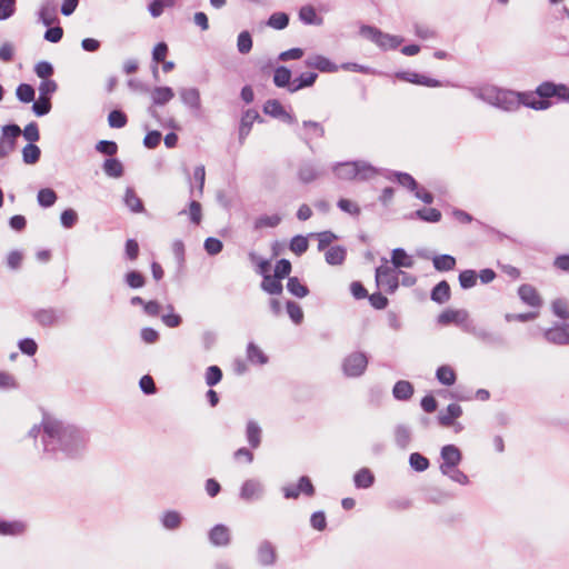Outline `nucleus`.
<instances>
[{"label": "nucleus", "mask_w": 569, "mask_h": 569, "mask_svg": "<svg viewBox=\"0 0 569 569\" xmlns=\"http://www.w3.org/2000/svg\"><path fill=\"white\" fill-rule=\"evenodd\" d=\"M42 428L43 452L50 459H78L88 449L90 433L84 428L47 416L42 419Z\"/></svg>", "instance_id": "nucleus-1"}, {"label": "nucleus", "mask_w": 569, "mask_h": 569, "mask_svg": "<svg viewBox=\"0 0 569 569\" xmlns=\"http://www.w3.org/2000/svg\"><path fill=\"white\" fill-rule=\"evenodd\" d=\"M533 100L531 104L536 111H545L556 102H569V86L557 83L552 80H545L532 91Z\"/></svg>", "instance_id": "nucleus-2"}, {"label": "nucleus", "mask_w": 569, "mask_h": 569, "mask_svg": "<svg viewBox=\"0 0 569 569\" xmlns=\"http://www.w3.org/2000/svg\"><path fill=\"white\" fill-rule=\"evenodd\" d=\"M535 92L532 91H515L510 89H496L495 94L490 102L498 109L503 111H516L521 106L536 110L531 104Z\"/></svg>", "instance_id": "nucleus-3"}, {"label": "nucleus", "mask_w": 569, "mask_h": 569, "mask_svg": "<svg viewBox=\"0 0 569 569\" xmlns=\"http://www.w3.org/2000/svg\"><path fill=\"white\" fill-rule=\"evenodd\" d=\"M360 34L376 43L382 51L396 50L405 41L403 37L383 32L376 26L361 24Z\"/></svg>", "instance_id": "nucleus-4"}, {"label": "nucleus", "mask_w": 569, "mask_h": 569, "mask_svg": "<svg viewBox=\"0 0 569 569\" xmlns=\"http://www.w3.org/2000/svg\"><path fill=\"white\" fill-rule=\"evenodd\" d=\"M463 331L493 349H508L510 345L507 337L499 331H490L475 325H465Z\"/></svg>", "instance_id": "nucleus-5"}, {"label": "nucleus", "mask_w": 569, "mask_h": 569, "mask_svg": "<svg viewBox=\"0 0 569 569\" xmlns=\"http://www.w3.org/2000/svg\"><path fill=\"white\" fill-rule=\"evenodd\" d=\"M370 356L365 351H352L347 355L341 363V370L347 378L361 377L368 367Z\"/></svg>", "instance_id": "nucleus-6"}, {"label": "nucleus", "mask_w": 569, "mask_h": 569, "mask_svg": "<svg viewBox=\"0 0 569 569\" xmlns=\"http://www.w3.org/2000/svg\"><path fill=\"white\" fill-rule=\"evenodd\" d=\"M20 136L21 128L13 121L0 127V160L8 158L16 150Z\"/></svg>", "instance_id": "nucleus-7"}, {"label": "nucleus", "mask_w": 569, "mask_h": 569, "mask_svg": "<svg viewBox=\"0 0 569 569\" xmlns=\"http://www.w3.org/2000/svg\"><path fill=\"white\" fill-rule=\"evenodd\" d=\"M381 261L382 264L376 268V283L378 287L386 286V292L393 295L400 286L398 273L388 266L387 258L382 257Z\"/></svg>", "instance_id": "nucleus-8"}, {"label": "nucleus", "mask_w": 569, "mask_h": 569, "mask_svg": "<svg viewBox=\"0 0 569 569\" xmlns=\"http://www.w3.org/2000/svg\"><path fill=\"white\" fill-rule=\"evenodd\" d=\"M440 458V472L450 473L451 469H455L462 462L463 456L459 447L452 443H448L441 447Z\"/></svg>", "instance_id": "nucleus-9"}, {"label": "nucleus", "mask_w": 569, "mask_h": 569, "mask_svg": "<svg viewBox=\"0 0 569 569\" xmlns=\"http://www.w3.org/2000/svg\"><path fill=\"white\" fill-rule=\"evenodd\" d=\"M281 490L286 499H298L300 495L311 498L316 495V487L309 476H301L296 485L284 486Z\"/></svg>", "instance_id": "nucleus-10"}, {"label": "nucleus", "mask_w": 569, "mask_h": 569, "mask_svg": "<svg viewBox=\"0 0 569 569\" xmlns=\"http://www.w3.org/2000/svg\"><path fill=\"white\" fill-rule=\"evenodd\" d=\"M254 122L263 123L264 119L254 108L243 110L238 127V140L240 146L244 143L247 137L250 134Z\"/></svg>", "instance_id": "nucleus-11"}, {"label": "nucleus", "mask_w": 569, "mask_h": 569, "mask_svg": "<svg viewBox=\"0 0 569 569\" xmlns=\"http://www.w3.org/2000/svg\"><path fill=\"white\" fill-rule=\"evenodd\" d=\"M469 312L466 309H452L447 308L437 317V323L439 326H449L451 323L459 326L463 329L465 325H473L472 322H468Z\"/></svg>", "instance_id": "nucleus-12"}, {"label": "nucleus", "mask_w": 569, "mask_h": 569, "mask_svg": "<svg viewBox=\"0 0 569 569\" xmlns=\"http://www.w3.org/2000/svg\"><path fill=\"white\" fill-rule=\"evenodd\" d=\"M543 338L552 345L566 346L569 345V323L555 322L551 328L543 331Z\"/></svg>", "instance_id": "nucleus-13"}, {"label": "nucleus", "mask_w": 569, "mask_h": 569, "mask_svg": "<svg viewBox=\"0 0 569 569\" xmlns=\"http://www.w3.org/2000/svg\"><path fill=\"white\" fill-rule=\"evenodd\" d=\"M307 68L316 69L322 73H333L340 69V66L335 63L328 57L323 54H312L305 60Z\"/></svg>", "instance_id": "nucleus-14"}, {"label": "nucleus", "mask_w": 569, "mask_h": 569, "mask_svg": "<svg viewBox=\"0 0 569 569\" xmlns=\"http://www.w3.org/2000/svg\"><path fill=\"white\" fill-rule=\"evenodd\" d=\"M263 495V487L257 479H247L242 482L239 491V498L244 502L258 500Z\"/></svg>", "instance_id": "nucleus-15"}, {"label": "nucleus", "mask_w": 569, "mask_h": 569, "mask_svg": "<svg viewBox=\"0 0 569 569\" xmlns=\"http://www.w3.org/2000/svg\"><path fill=\"white\" fill-rule=\"evenodd\" d=\"M208 540L213 547H227L231 542L230 528L224 523H217L208 531Z\"/></svg>", "instance_id": "nucleus-16"}, {"label": "nucleus", "mask_w": 569, "mask_h": 569, "mask_svg": "<svg viewBox=\"0 0 569 569\" xmlns=\"http://www.w3.org/2000/svg\"><path fill=\"white\" fill-rule=\"evenodd\" d=\"M257 561L261 567H271L277 562V549L271 541L264 539L257 548Z\"/></svg>", "instance_id": "nucleus-17"}, {"label": "nucleus", "mask_w": 569, "mask_h": 569, "mask_svg": "<svg viewBox=\"0 0 569 569\" xmlns=\"http://www.w3.org/2000/svg\"><path fill=\"white\" fill-rule=\"evenodd\" d=\"M518 296L519 299L529 307L540 308L543 305V300L538 290L530 283H522L518 288Z\"/></svg>", "instance_id": "nucleus-18"}, {"label": "nucleus", "mask_w": 569, "mask_h": 569, "mask_svg": "<svg viewBox=\"0 0 569 569\" xmlns=\"http://www.w3.org/2000/svg\"><path fill=\"white\" fill-rule=\"evenodd\" d=\"M302 132H297L298 138L305 143H309L313 138H323L325 128L322 123L313 120L302 121Z\"/></svg>", "instance_id": "nucleus-19"}, {"label": "nucleus", "mask_w": 569, "mask_h": 569, "mask_svg": "<svg viewBox=\"0 0 569 569\" xmlns=\"http://www.w3.org/2000/svg\"><path fill=\"white\" fill-rule=\"evenodd\" d=\"M272 82L279 89H286L290 93L292 88V70L283 64L273 68Z\"/></svg>", "instance_id": "nucleus-20"}, {"label": "nucleus", "mask_w": 569, "mask_h": 569, "mask_svg": "<svg viewBox=\"0 0 569 569\" xmlns=\"http://www.w3.org/2000/svg\"><path fill=\"white\" fill-rule=\"evenodd\" d=\"M463 411L460 405L452 402L447 406L445 410H441L437 416V422L445 428L451 427L455 420L462 416Z\"/></svg>", "instance_id": "nucleus-21"}, {"label": "nucleus", "mask_w": 569, "mask_h": 569, "mask_svg": "<svg viewBox=\"0 0 569 569\" xmlns=\"http://www.w3.org/2000/svg\"><path fill=\"white\" fill-rule=\"evenodd\" d=\"M385 178L407 188L409 191L417 189V180L408 172L385 169Z\"/></svg>", "instance_id": "nucleus-22"}, {"label": "nucleus", "mask_w": 569, "mask_h": 569, "mask_svg": "<svg viewBox=\"0 0 569 569\" xmlns=\"http://www.w3.org/2000/svg\"><path fill=\"white\" fill-rule=\"evenodd\" d=\"M180 99L194 114L201 111V97L197 88H182L179 91Z\"/></svg>", "instance_id": "nucleus-23"}, {"label": "nucleus", "mask_w": 569, "mask_h": 569, "mask_svg": "<svg viewBox=\"0 0 569 569\" xmlns=\"http://www.w3.org/2000/svg\"><path fill=\"white\" fill-rule=\"evenodd\" d=\"M38 19L44 27H49L52 23H60L57 16V4L53 0L43 1L38 11Z\"/></svg>", "instance_id": "nucleus-24"}, {"label": "nucleus", "mask_w": 569, "mask_h": 569, "mask_svg": "<svg viewBox=\"0 0 569 569\" xmlns=\"http://www.w3.org/2000/svg\"><path fill=\"white\" fill-rule=\"evenodd\" d=\"M451 298V288L447 280H441L436 283L430 290V299L431 301L443 305L448 302Z\"/></svg>", "instance_id": "nucleus-25"}, {"label": "nucleus", "mask_w": 569, "mask_h": 569, "mask_svg": "<svg viewBox=\"0 0 569 569\" xmlns=\"http://www.w3.org/2000/svg\"><path fill=\"white\" fill-rule=\"evenodd\" d=\"M408 82L416 84V86H422V87H428V88H439V87L450 84V82L448 80L442 81V80L426 76L423 73H419L417 71L410 72Z\"/></svg>", "instance_id": "nucleus-26"}, {"label": "nucleus", "mask_w": 569, "mask_h": 569, "mask_svg": "<svg viewBox=\"0 0 569 569\" xmlns=\"http://www.w3.org/2000/svg\"><path fill=\"white\" fill-rule=\"evenodd\" d=\"M33 320L41 327H52L58 320V313L54 308H40L32 312Z\"/></svg>", "instance_id": "nucleus-27"}, {"label": "nucleus", "mask_w": 569, "mask_h": 569, "mask_svg": "<svg viewBox=\"0 0 569 569\" xmlns=\"http://www.w3.org/2000/svg\"><path fill=\"white\" fill-rule=\"evenodd\" d=\"M124 206L133 213L147 212L143 201L132 187H127L123 196Z\"/></svg>", "instance_id": "nucleus-28"}, {"label": "nucleus", "mask_w": 569, "mask_h": 569, "mask_svg": "<svg viewBox=\"0 0 569 569\" xmlns=\"http://www.w3.org/2000/svg\"><path fill=\"white\" fill-rule=\"evenodd\" d=\"M101 168L109 178L119 179L124 174V166L117 157L106 158Z\"/></svg>", "instance_id": "nucleus-29"}, {"label": "nucleus", "mask_w": 569, "mask_h": 569, "mask_svg": "<svg viewBox=\"0 0 569 569\" xmlns=\"http://www.w3.org/2000/svg\"><path fill=\"white\" fill-rule=\"evenodd\" d=\"M299 20L306 26H322L323 17L318 14L316 8L311 4L302 6L298 12Z\"/></svg>", "instance_id": "nucleus-30"}, {"label": "nucleus", "mask_w": 569, "mask_h": 569, "mask_svg": "<svg viewBox=\"0 0 569 569\" xmlns=\"http://www.w3.org/2000/svg\"><path fill=\"white\" fill-rule=\"evenodd\" d=\"M27 525L21 520L0 519V536L17 537L26 532Z\"/></svg>", "instance_id": "nucleus-31"}, {"label": "nucleus", "mask_w": 569, "mask_h": 569, "mask_svg": "<svg viewBox=\"0 0 569 569\" xmlns=\"http://www.w3.org/2000/svg\"><path fill=\"white\" fill-rule=\"evenodd\" d=\"M318 79V73L315 71H303L299 73L292 82V88L290 89V93H295L299 90L311 88L315 86Z\"/></svg>", "instance_id": "nucleus-32"}, {"label": "nucleus", "mask_w": 569, "mask_h": 569, "mask_svg": "<svg viewBox=\"0 0 569 569\" xmlns=\"http://www.w3.org/2000/svg\"><path fill=\"white\" fill-rule=\"evenodd\" d=\"M432 266L438 272H448L456 268L457 259L449 253H439L431 257Z\"/></svg>", "instance_id": "nucleus-33"}, {"label": "nucleus", "mask_w": 569, "mask_h": 569, "mask_svg": "<svg viewBox=\"0 0 569 569\" xmlns=\"http://www.w3.org/2000/svg\"><path fill=\"white\" fill-rule=\"evenodd\" d=\"M286 288L297 299H303L310 293L309 287L297 276L288 278Z\"/></svg>", "instance_id": "nucleus-34"}, {"label": "nucleus", "mask_w": 569, "mask_h": 569, "mask_svg": "<svg viewBox=\"0 0 569 569\" xmlns=\"http://www.w3.org/2000/svg\"><path fill=\"white\" fill-rule=\"evenodd\" d=\"M147 277L143 272L137 269L128 270L123 274V282L124 284L133 290H138L143 288L147 284Z\"/></svg>", "instance_id": "nucleus-35"}, {"label": "nucleus", "mask_w": 569, "mask_h": 569, "mask_svg": "<svg viewBox=\"0 0 569 569\" xmlns=\"http://www.w3.org/2000/svg\"><path fill=\"white\" fill-rule=\"evenodd\" d=\"M415 392L413 385L408 380H398L392 388V396L396 400L408 401Z\"/></svg>", "instance_id": "nucleus-36"}, {"label": "nucleus", "mask_w": 569, "mask_h": 569, "mask_svg": "<svg viewBox=\"0 0 569 569\" xmlns=\"http://www.w3.org/2000/svg\"><path fill=\"white\" fill-rule=\"evenodd\" d=\"M347 258V248L336 244L327 249L325 253L326 262L330 266H341Z\"/></svg>", "instance_id": "nucleus-37"}, {"label": "nucleus", "mask_w": 569, "mask_h": 569, "mask_svg": "<svg viewBox=\"0 0 569 569\" xmlns=\"http://www.w3.org/2000/svg\"><path fill=\"white\" fill-rule=\"evenodd\" d=\"M376 478L369 468H361L353 475V485L357 489H369L375 485Z\"/></svg>", "instance_id": "nucleus-38"}, {"label": "nucleus", "mask_w": 569, "mask_h": 569, "mask_svg": "<svg viewBox=\"0 0 569 569\" xmlns=\"http://www.w3.org/2000/svg\"><path fill=\"white\" fill-rule=\"evenodd\" d=\"M174 97V91L169 86L154 87L151 93L153 106H164Z\"/></svg>", "instance_id": "nucleus-39"}, {"label": "nucleus", "mask_w": 569, "mask_h": 569, "mask_svg": "<svg viewBox=\"0 0 569 569\" xmlns=\"http://www.w3.org/2000/svg\"><path fill=\"white\" fill-rule=\"evenodd\" d=\"M260 288L263 292L270 296H280L283 292L282 280L273 274L264 276V279H262L260 283Z\"/></svg>", "instance_id": "nucleus-40"}, {"label": "nucleus", "mask_w": 569, "mask_h": 569, "mask_svg": "<svg viewBox=\"0 0 569 569\" xmlns=\"http://www.w3.org/2000/svg\"><path fill=\"white\" fill-rule=\"evenodd\" d=\"M22 161L24 164L33 166L40 161L41 158V149L40 147L34 143L32 140L27 143L22 150Z\"/></svg>", "instance_id": "nucleus-41"}, {"label": "nucleus", "mask_w": 569, "mask_h": 569, "mask_svg": "<svg viewBox=\"0 0 569 569\" xmlns=\"http://www.w3.org/2000/svg\"><path fill=\"white\" fill-rule=\"evenodd\" d=\"M436 379L446 387H451L457 381V373L449 365L439 366L436 370Z\"/></svg>", "instance_id": "nucleus-42"}, {"label": "nucleus", "mask_w": 569, "mask_h": 569, "mask_svg": "<svg viewBox=\"0 0 569 569\" xmlns=\"http://www.w3.org/2000/svg\"><path fill=\"white\" fill-rule=\"evenodd\" d=\"M452 498L453 495L442 491L438 488H427L423 490V500L428 503L442 505Z\"/></svg>", "instance_id": "nucleus-43"}, {"label": "nucleus", "mask_w": 569, "mask_h": 569, "mask_svg": "<svg viewBox=\"0 0 569 569\" xmlns=\"http://www.w3.org/2000/svg\"><path fill=\"white\" fill-rule=\"evenodd\" d=\"M262 430L258 422L249 420L246 426V438L252 449H256L261 443Z\"/></svg>", "instance_id": "nucleus-44"}, {"label": "nucleus", "mask_w": 569, "mask_h": 569, "mask_svg": "<svg viewBox=\"0 0 569 569\" xmlns=\"http://www.w3.org/2000/svg\"><path fill=\"white\" fill-rule=\"evenodd\" d=\"M249 260L256 264V272L264 279V276H270L271 259L262 258L254 251L248 253Z\"/></svg>", "instance_id": "nucleus-45"}, {"label": "nucleus", "mask_w": 569, "mask_h": 569, "mask_svg": "<svg viewBox=\"0 0 569 569\" xmlns=\"http://www.w3.org/2000/svg\"><path fill=\"white\" fill-rule=\"evenodd\" d=\"M391 262L396 268H412L413 259L403 248H396L391 251Z\"/></svg>", "instance_id": "nucleus-46"}, {"label": "nucleus", "mask_w": 569, "mask_h": 569, "mask_svg": "<svg viewBox=\"0 0 569 569\" xmlns=\"http://www.w3.org/2000/svg\"><path fill=\"white\" fill-rule=\"evenodd\" d=\"M58 200V193L52 188H41L37 193L39 207L43 209L51 208Z\"/></svg>", "instance_id": "nucleus-47"}, {"label": "nucleus", "mask_w": 569, "mask_h": 569, "mask_svg": "<svg viewBox=\"0 0 569 569\" xmlns=\"http://www.w3.org/2000/svg\"><path fill=\"white\" fill-rule=\"evenodd\" d=\"M182 520H183V517L179 511L167 510L163 512V515L161 517V525L167 530H176L181 526Z\"/></svg>", "instance_id": "nucleus-48"}, {"label": "nucleus", "mask_w": 569, "mask_h": 569, "mask_svg": "<svg viewBox=\"0 0 569 569\" xmlns=\"http://www.w3.org/2000/svg\"><path fill=\"white\" fill-rule=\"evenodd\" d=\"M311 238L309 233L307 236L296 234L289 241V249L298 257H301L309 249L308 239Z\"/></svg>", "instance_id": "nucleus-49"}, {"label": "nucleus", "mask_w": 569, "mask_h": 569, "mask_svg": "<svg viewBox=\"0 0 569 569\" xmlns=\"http://www.w3.org/2000/svg\"><path fill=\"white\" fill-rule=\"evenodd\" d=\"M290 16L284 11H276L271 13L267 20V26L274 30H283L289 26Z\"/></svg>", "instance_id": "nucleus-50"}, {"label": "nucleus", "mask_w": 569, "mask_h": 569, "mask_svg": "<svg viewBox=\"0 0 569 569\" xmlns=\"http://www.w3.org/2000/svg\"><path fill=\"white\" fill-rule=\"evenodd\" d=\"M16 97L21 103H30L36 99V89L30 83L21 82L16 88Z\"/></svg>", "instance_id": "nucleus-51"}, {"label": "nucleus", "mask_w": 569, "mask_h": 569, "mask_svg": "<svg viewBox=\"0 0 569 569\" xmlns=\"http://www.w3.org/2000/svg\"><path fill=\"white\" fill-rule=\"evenodd\" d=\"M478 272L475 269L461 270L458 274L459 286L462 290H469L477 284Z\"/></svg>", "instance_id": "nucleus-52"}, {"label": "nucleus", "mask_w": 569, "mask_h": 569, "mask_svg": "<svg viewBox=\"0 0 569 569\" xmlns=\"http://www.w3.org/2000/svg\"><path fill=\"white\" fill-rule=\"evenodd\" d=\"M311 238H316L318 240V250L323 251L326 250L329 244L333 241H337L339 239L338 234H336L331 230H323L320 232H311L309 233Z\"/></svg>", "instance_id": "nucleus-53"}, {"label": "nucleus", "mask_w": 569, "mask_h": 569, "mask_svg": "<svg viewBox=\"0 0 569 569\" xmlns=\"http://www.w3.org/2000/svg\"><path fill=\"white\" fill-rule=\"evenodd\" d=\"M248 360L260 366L268 363L269 357L252 341L247 346Z\"/></svg>", "instance_id": "nucleus-54"}, {"label": "nucleus", "mask_w": 569, "mask_h": 569, "mask_svg": "<svg viewBox=\"0 0 569 569\" xmlns=\"http://www.w3.org/2000/svg\"><path fill=\"white\" fill-rule=\"evenodd\" d=\"M335 173L339 179L353 180L359 176V170L352 162L340 163L335 168Z\"/></svg>", "instance_id": "nucleus-55"}, {"label": "nucleus", "mask_w": 569, "mask_h": 569, "mask_svg": "<svg viewBox=\"0 0 569 569\" xmlns=\"http://www.w3.org/2000/svg\"><path fill=\"white\" fill-rule=\"evenodd\" d=\"M176 0H151L148 3V12L152 18H159L167 8H172Z\"/></svg>", "instance_id": "nucleus-56"}, {"label": "nucleus", "mask_w": 569, "mask_h": 569, "mask_svg": "<svg viewBox=\"0 0 569 569\" xmlns=\"http://www.w3.org/2000/svg\"><path fill=\"white\" fill-rule=\"evenodd\" d=\"M223 378L222 369L217 365H211L206 369L204 381L209 388L216 387Z\"/></svg>", "instance_id": "nucleus-57"}, {"label": "nucleus", "mask_w": 569, "mask_h": 569, "mask_svg": "<svg viewBox=\"0 0 569 569\" xmlns=\"http://www.w3.org/2000/svg\"><path fill=\"white\" fill-rule=\"evenodd\" d=\"M108 124L112 129H121L128 123V116L121 109H113L108 114Z\"/></svg>", "instance_id": "nucleus-58"}, {"label": "nucleus", "mask_w": 569, "mask_h": 569, "mask_svg": "<svg viewBox=\"0 0 569 569\" xmlns=\"http://www.w3.org/2000/svg\"><path fill=\"white\" fill-rule=\"evenodd\" d=\"M282 218L278 214H261L259 216L254 222H253V229L259 230L261 228L268 227V228H276L280 224Z\"/></svg>", "instance_id": "nucleus-59"}, {"label": "nucleus", "mask_w": 569, "mask_h": 569, "mask_svg": "<svg viewBox=\"0 0 569 569\" xmlns=\"http://www.w3.org/2000/svg\"><path fill=\"white\" fill-rule=\"evenodd\" d=\"M353 166L359 170L357 179L360 181H366L379 172L378 168L366 161L356 160L353 161Z\"/></svg>", "instance_id": "nucleus-60"}, {"label": "nucleus", "mask_w": 569, "mask_h": 569, "mask_svg": "<svg viewBox=\"0 0 569 569\" xmlns=\"http://www.w3.org/2000/svg\"><path fill=\"white\" fill-rule=\"evenodd\" d=\"M409 466L417 472H423L430 467V460L420 452H412L409 456Z\"/></svg>", "instance_id": "nucleus-61"}, {"label": "nucleus", "mask_w": 569, "mask_h": 569, "mask_svg": "<svg viewBox=\"0 0 569 569\" xmlns=\"http://www.w3.org/2000/svg\"><path fill=\"white\" fill-rule=\"evenodd\" d=\"M395 441L400 449H406L411 441L410 429L405 425H398L395 429Z\"/></svg>", "instance_id": "nucleus-62"}, {"label": "nucleus", "mask_w": 569, "mask_h": 569, "mask_svg": "<svg viewBox=\"0 0 569 569\" xmlns=\"http://www.w3.org/2000/svg\"><path fill=\"white\" fill-rule=\"evenodd\" d=\"M94 150L107 158L116 157L118 153L119 147L118 143L113 140H99L94 144Z\"/></svg>", "instance_id": "nucleus-63"}, {"label": "nucleus", "mask_w": 569, "mask_h": 569, "mask_svg": "<svg viewBox=\"0 0 569 569\" xmlns=\"http://www.w3.org/2000/svg\"><path fill=\"white\" fill-rule=\"evenodd\" d=\"M52 109V102L49 99H46V97H40L38 100L32 101L31 111L33 114L38 118L44 117L50 113Z\"/></svg>", "instance_id": "nucleus-64"}]
</instances>
